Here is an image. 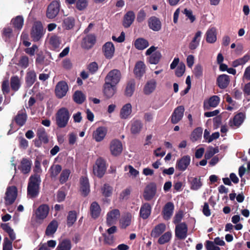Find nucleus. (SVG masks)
Listing matches in <instances>:
<instances>
[{
	"label": "nucleus",
	"mask_w": 250,
	"mask_h": 250,
	"mask_svg": "<svg viewBox=\"0 0 250 250\" xmlns=\"http://www.w3.org/2000/svg\"><path fill=\"white\" fill-rule=\"evenodd\" d=\"M71 114L65 107L59 109L55 114L56 124L59 128L65 127L70 118Z\"/></svg>",
	"instance_id": "obj_1"
},
{
	"label": "nucleus",
	"mask_w": 250,
	"mask_h": 250,
	"mask_svg": "<svg viewBox=\"0 0 250 250\" xmlns=\"http://www.w3.org/2000/svg\"><path fill=\"white\" fill-rule=\"evenodd\" d=\"M41 182L40 175L39 174H34L30 176L27 187V191L28 195L31 197L34 198L38 195Z\"/></svg>",
	"instance_id": "obj_2"
},
{
	"label": "nucleus",
	"mask_w": 250,
	"mask_h": 250,
	"mask_svg": "<svg viewBox=\"0 0 250 250\" xmlns=\"http://www.w3.org/2000/svg\"><path fill=\"white\" fill-rule=\"evenodd\" d=\"M45 33V29L40 21H35L30 31V37L34 42L40 41Z\"/></svg>",
	"instance_id": "obj_3"
},
{
	"label": "nucleus",
	"mask_w": 250,
	"mask_h": 250,
	"mask_svg": "<svg viewBox=\"0 0 250 250\" xmlns=\"http://www.w3.org/2000/svg\"><path fill=\"white\" fill-rule=\"evenodd\" d=\"M10 88L12 90L16 91V76H13L10 79V85L9 84V76L5 77L1 83V90L5 96L8 94L10 91Z\"/></svg>",
	"instance_id": "obj_4"
},
{
	"label": "nucleus",
	"mask_w": 250,
	"mask_h": 250,
	"mask_svg": "<svg viewBox=\"0 0 250 250\" xmlns=\"http://www.w3.org/2000/svg\"><path fill=\"white\" fill-rule=\"evenodd\" d=\"M122 78L120 70L115 69L110 71L105 77V83L116 85L120 81Z\"/></svg>",
	"instance_id": "obj_5"
},
{
	"label": "nucleus",
	"mask_w": 250,
	"mask_h": 250,
	"mask_svg": "<svg viewBox=\"0 0 250 250\" xmlns=\"http://www.w3.org/2000/svg\"><path fill=\"white\" fill-rule=\"evenodd\" d=\"M10 24L1 31V37L6 42H10V39L14 36L13 28H16V18H12Z\"/></svg>",
	"instance_id": "obj_6"
},
{
	"label": "nucleus",
	"mask_w": 250,
	"mask_h": 250,
	"mask_svg": "<svg viewBox=\"0 0 250 250\" xmlns=\"http://www.w3.org/2000/svg\"><path fill=\"white\" fill-rule=\"evenodd\" d=\"M109 150L112 155L114 156L120 155L123 151L122 142L118 139L112 140L109 144Z\"/></svg>",
	"instance_id": "obj_7"
},
{
	"label": "nucleus",
	"mask_w": 250,
	"mask_h": 250,
	"mask_svg": "<svg viewBox=\"0 0 250 250\" xmlns=\"http://www.w3.org/2000/svg\"><path fill=\"white\" fill-rule=\"evenodd\" d=\"M68 90L67 83L63 81L57 83L55 89V93L58 98L61 99L64 97Z\"/></svg>",
	"instance_id": "obj_8"
},
{
	"label": "nucleus",
	"mask_w": 250,
	"mask_h": 250,
	"mask_svg": "<svg viewBox=\"0 0 250 250\" xmlns=\"http://www.w3.org/2000/svg\"><path fill=\"white\" fill-rule=\"evenodd\" d=\"M106 167L104 161L100 158L97 160L95 165L93 166V173L98 177H102L104 174Z\"/></svg>",
	"instance_id": "obj_9"
},
{
	"label": "nucleus",
	"mask_w": 250,
	"mask_h": 250,
	"mask_svg": "<svg viewBox=\"0 0 250 250\" xmlns=\"http://www.w3.org/2000/svg\"><path fill=\"white\" fill-rule=\"evenodd\" d=\"M59 11V3L56 0L53 1L47 7L46 17L49 19H53L57 16Z\"/></svg>",
	"instance_id": "obj_10"
},
{
	"label": "nucleus",
	"mask_w": 250,
	"mask_h": 250,
	"mask_svg": "<svg viewBox=\"0 0 250 250\" xmlns=\"http://www.w3.org/2000/svg\"><path fill=\"white\" fill-rule=\"evenodd\" d=\"M5 204L10 205L16 200V186H13L7 188L4 197Z\"/></svg>",
	"instance_id": "obj_11"
},
{
	"label": "nucleus",
	"mask_w": 250,
	"mask_h": 250,
	"mask_svg": "<svg viewBox=\"0 0 250 250\" xmlns=\"http://www.w3.org/2000/svg\"><path fill=\"white\" fill-rule=\"evenodd\" d=\"M190 157L188 155L182 157L178 160L176 164V168L182 171H185L190 163Z\"/></svg>",
	"instance_id": "obj_12"
},
{
	"label": "nucleus",
	"mask_w": 250,
	"mask_h": 250,
	"mask_svg": "<svg viewBox=\"0 0 250 250\" xmlns=\"http://www.w3.org/2000/svg\"><path fill=\"white\" fill-rule=\"evenodd\" d=\"M49 208L45 204H42L35 211L36 219L38 220H43L48 214Z\"/></svg>",
	"instance_id": "obj_13"
},
{
	"label": "nucleus",
	"mask_w": 250,
	"mask_h": 250,
	"mask_svg": "<svg viewBox=\"0 0 250 250\" xmlns=\"http://www.w3.org/2000/svg\"><path fill=\"white\" fill-rule=\"evenodd\" d=\"M184 107L182 105L176 107L171 116V122L176 124L181 121L184 116Z\"/></svg>",
	"instance_id": "obj_14"
},
{
	"label": "nucleus",
	"mask_w": 250,
	"mask_h": 250,
	"mask_svg": "<svg viewBox=\"0 0 250 250\" xmlns=\"http://www.w3.org/2000/svg\"><path fill=\"white\" fill-rule=\"evenodd\" d=\"M116 91L117 87L115 85L104 83L103 86V93L106 98H111L115 94Z\"/></svg>",
	"instance_id": "obj_15"
},
{
	"label": "nucleus",
	"mask_w": 250,
	"mask_h": 250,
	"mask_svg": "<svg viewBox=\"0 0 250 250\" xmlns=\"http://www.w3.org/2000/svg\"><path fill=\"white\" fill-rule=\"evenodd\" d=\"M120 216V211L117 209H114L109 211L107 214L106 223L110 226L114 224Z\"/></svg>",
	"instance_id": "obj_16"
},
{
	"label": "nucleus",
	"mask_w": 250,
	"mask_h": 250,
	"mask_svg": "<svg viewBox=\"0 0 250 250\" xmlns=\"http://www.w3.org/2000/svg\"><path fill=\"white\" fill-rule=\"evenodd\" d=\"M106 133L107 129L105 127H99L93 131L92 137L96 142H100L104 138Z\"/></svg>",
	"instance_id": "obj_17"
},
{
	"label": "nucleus",
	"mask_w": 250,
	"mask_h": 250,
	"mask_svg": "<svg viewBox=\"0 0 250 250\" xmlns=\"http://www.w3.org/2000/svg\"><path fill=\"white\" fill-rule=\"evenodd\" d=\"M132 111V107L130 103L124 104L120 109V117L121 119H127L130 117Z\"/></svg>",
	"instance_id": "obj_18"
},
{
	"label": "nucleus",
	"mask_w": 250,
	"mask_h": 250,
	"mask_svg": "<svg viewBox=\"0 0 250 250\" xmlns=\"http://www.w3.org/2000/svg\"><path fill=\"white\" fill-rule=\"evenodd\" d=\"M103 51L105 57L107 59H111L114 55L115 47L111 42H107L103 47Z\"/></svg>",
	"instance_id": "obj_19"
},
{
	"label": "nucleus",
	"mask_w": 250,
	"mask_h": 250,
	"mask_svg": "<svg viewBox=\"0 0 250 250\" xmlns=\"http://www.w3.org/2000/svg\"><path fill=\"white\" fill-rule=\"evenodd\" d=\"M187 234V227L184 223H181L176 226L175 228L176 236L180 239H184Z\"/></svg>",
	"instance_id": "obj_20"
},
{
	"label": "nucleus",
	"mask_w": 250,
	"mask_h": 250,
	"mask_svg": "<svg viewBox=\"0 0 250 250\" xmlns=\"http://www.w3.org/2000/svg\"><path fill=\"white\" fill-rule=\"evenodd\" d=\"M156 186L154 184L147 185L144 191V197L147 201L150 200L156 193Z\"/></svg>",
	"instance_id": "obj_21"
},
{
	"label": "nucleus",
	"mask_w": 250,
	"mask_h": 250,
	"mask_svg": "<svg viewBox=\"0 0 250 250\" xmlns=\"http://www.w3.org/2000/svg\"><path fill=\"white\" fill-rule=\"evenodd\" d=\"M143 127L142 122L139 120H134L131 122L130 132L133 135H138Z\"/></svg>",
	"instance_id": "obj_22"
},
{
	"label": "nucleus",
	"mask_w": 250,
	"mask_h": 250,
	"mask_svg": "<svg viewBox=\"0 0 250 250\" xmlns=\"http://www.w3.org/2000/svg\"><path fill=\"white\" fill-rule=\"evenodd\" d=\"M230 82L229 76L226 74L219 75L217 79V84L221 89L226 88Z\"/></svg>",
	"instance_id": "obj_23"
},
{
	"label": "nucleus",
	"mask_w": 250,
	"mask_h": 250,
	"mask_svg": "<svg viewBox=\"0 0 250 250\" xmlns=\"http://www.w3.org/2000/svg\"><path fill=\"white\" fill-rule=\"evenodd\" d=\"M174 205L171 202H168L163 209V217L165 220H169L173 214Z\"/></svg>",
	"instance_id": "obj_24"
},
{
	"label": "nucleus",
	"mask_w": 250,
	"mask_h": 250,
	"mask_svg": "<svg viewBox=\"0 0 250 250\" xmlns=\"http://www.w3.org/2000/svg\"><path fill=\"white\" fill-rule=\"evenodd\" d=\"M157 85L156 81L151 79L147 81L144 87V92L146 95H149L153 93L156 89Z\"/></svg>",
	"instance_id": "obj_25"
},
{
	"label": "nucleus",
	"mask_w": 250,
	"mask_h": 250,
	"mask_svg": "<svg viewBox=\"0 0 250 250\" xmlns=\"http://www.w3.org/2000/svg\"><path fill=\"white\" fill-rule=\"evenodd\" d=\"M135 15L132 11H128L124 16L123 25L125 27H129L134 21Z\"/></svg>",
	"instance_id": "obj_26"
},
{
	"label": "nucleus",
	"mask_w": 250,
	"mask_h": 250,
	"mask_svg": "<svg viewBox=\"0 0 250 250\" xmlns=\"http://www.w3.org/2000/svg\"><path fill=\"white\" fill-rule=\"evenodd\" d=\"M81 191L82 194L85 196L90 191L89 184L88 179L85 177H83L80 179Z\"/></svg>",
	"instance_id": "obj_27"
},
{
	"label": "nucleus",
	"mask_w": 250,
	"mask_h": 250,
	"mask_svg": "<svg viewBox=\"0 0 250 250\" xmlns=\"http://www.w3.org/2000/svg\"><path fill=\"white\" fill-rule=\"evenodd\" d=\"M95 41V37L94 35H87L83 39L82 46L85 49H89L94 45Z\"/></svg>",
	"instance_id": "obj_28"
},
{
	"label": "nucleus",
	"mask_w": 250,
	"mask_h": 250,
	"mask_svg": "<svg viewBox=\"0 0 250 250\" xmlns=\"http://www.w3.org/2000/svg\"><path fill=\"white\" fill-rule=\"evenodd\" d=\"M202 33L200 31H197L192 41L189 44V48L190 50H195L199 45Z\"/></svg>",
	"instance_id": "obj_29"
},
{
	"label": "nucleus",
	"mask_w": 250,
	"mask_h": 250,
	"mask_svg": "<svg viewBox=\"0 0 250 250\" xmlns=\"http://www.w3.org/2000/svg\"><path fill=\"white\" fill-rule=\"evenodd\" d=\"M31 163L27 159H23L19 166V169L24 174L28 173L31 170Z\"/></svg>",
	"instance_id": "obj_30"
},
{
	"label": "nucleus",
	"mask_w": 250,
	"mask_h": 250,
	"mask_svg": "<svg viewBox=\"0 0 250 250\" xmlns=\"http://www.w3.org/2000/svg\"><path fill=\"white\" fill-rule=\"evenodd\" d=\"M148 25L150 29L156 31L160 30L161 27L160 21L155 17H151L149 19Z\"/></svg>",
	"instance_id": "obj_31"
},
{
	"label": "nucleus",
	"mask_w": 250,
	"mask_h": 250,
	"mask_svg": "<svg viewBox=\"0 0 250 250\" xmlns=\"http://www.w3.org/2000/svg\"><path fill=\"white\" fill-rule=\"evenodd\" d=\"M62 171L61 165L58 164L52 165L49 168V171L52 179H56L59 174Z\"/></svg>",
	"instance_id": "obj_32"
},
{
	"label": "nucleus",
	"mask_w": 250,
	"mask_h": 250,
	"mask_svg": "<svg viewBox=\"0 0 250 250\" xmlns=\"http://www.w3.org/2000/svg\"><path fill=\"white\" fill-rule=\"evenodd\" d=\"M206 41L208 42L213 43L217 40L216 31L215 28L212 27L208 30L206 34Z\"/></svg>",
	"instance_id": "obj_33"
},
{
	"label": "nucleus",
	"mask_w": 250,
	"mask_h": 250,
	"mask_svg": "<svg viewBox=\"0 0 250 250\" xmlns=\"http://www.w3.org/2000/svg\"><path fill=\"white\" fill-rule=\"evenodd\" d=\"M134 71V73L137 77H142L146 71L145 64L142 62H138L135 65Z\"/></svg>",
	"instance_id": "obj_34"
},
{
	"label": "nucleus",
	"mask_w": 250,
	"mask_h": 250,
	"mask_svg": "<svg viewBox=\"0 0 250 250\" xmlns=\"http://www.w3.org/2000/svg\"><path fill=\"white\" fill-rule=\"evenodd\" d=\"M27 116L25 109H22L18 112L17 115V124L22 126L25 123Z\"/></svg>",
	"instance_id": "obj_35"
},
{
	"label": "nucleus",
	"mask_w": 250,
	"mask_h": 250,
	"mask_svg": "<svg viewBox=\"0 0 250 250\" xmlns=\"http://www.w3.org/2000/svg\"><path fill=\"white\" fill-rule=\"evenodd\" d=\"M166 226L163 223L160 224L153 229L151 235L152 237L156 238L161 234L166 229Z\"/></svg>",
	"instance_id": "obj_36"
},
{
	"label": "nucleus",
	"mask_w": 250,
	"mask_h": 250,
	"mask_svg": "<svg viewBox=\"0 0 250 250\" xmlns=\"http://www.w3.org/2000/svg\"><path fill=\"white\" fill-rule=\"evenodd\" d=\"M58 227V222L55 220L51 221L47 227L45 234L47 236H51L56 231Z\"/></svg>",
	"instance_id": "obj_37"
},
{
	"label": "nucleus",
	"mask_w": 250,
	"mask_h": 250,
	"mask_svg": "<svg viewBox=\"0 0 250 250\" xmlns=\"http://www.w3.org/2000/svg\"><path fill=\"white\" fill-rule=\"evenodd\" d=\"M151 213V207L148 203L144 204L140 209V215L143 219H146Z\"/></svg>",
	"instance_id": "obj_38"
},
{
	"label": "nucleus",
	"mask_w": 250,
	"mask_h": 250,
	"mask_svg": "<svg viewBox=\"0 0 250 250\" xmlns=\"http://www.w3.org/2000/svg\"><path fill=\"white\" fill-rule=\"evenodd\" d=\"M135 86V82L134 80H130L127 83L125 94L127 97H130L132 96Z\"/></svg>",
	"instance_id": "obj_39"
},
{
	"label": "nucleus",
	"mask_w": 250,
	"mask_h": 250,
	"mask_svg": "<svg viewBox=\"0 0 250 250\" xmlns=\"http://www.w3.org/2000/svg\"><path fill=\"white\" fill-rule=\"evenodd\" d=\"M148 45V41L144 38H138L134 42V46L138 50H144Z\"/></svg>",
	"instance_id": "obj_40"
},
{
	"label": "nucleus",
	"mask_w": 250,
	"mask_h": 250,
	"mask_svg": "<svg viewBox=\"0 0 250 250\" xmlns=\"http://www.w3.org/2000/svg\"><path fill=\"white\" fill-rule=\"evenodd\" d=\"M244 118L245 116L243 113H239L237 114L234 117L233 121L229 122L230 125L239 126L244 121Z\"/></svg>",
	"instance_id": "obj_41"
},
{
	"label": "nucleus",
	"mask_w": 250,
	"mask_h": 250,
	"mask_svg": "<svg viewBox=\"0 0 250 250\" xmlns=\"http://www.w3.org/2000/svg\"><path fill=\"white\" fill-rule=\"evenodd\" d=\"M90 212L93 218H97L100 214L101 208L96 202H93L90 206Z\"/></svg>",
	"instance_id": "obj_42"
},
{
	"label": "nucleus",
	"mask_w": 250,
	"mask_h": 250,
	"mask_svg": "<svg viewBox=\"0 0 250 250\" xmlns=\"http://www.w3.org/2000/svg\"><path fill=\"white\" fill-rule=\"evenodd\" d=\"M36 80V74L34 70H29L26 75V82L28 85H32Z\"/></svg>",
	"instance_id": "obj_43"
},
{
	"label": "nucleus",
	"mask_w": 250,
	"mask_h": 250,
	"mask_svg": "<svg viewBox=\"0 0 250 250\" xmlns=\"http://www.w3.org/2000/svg\"><path fill=\"white\" fill-rule=\"evenodd\" d=\"M71 243L69 240L64 239L60 242L58 246L57 250H70Z\"/></svg>",
	"instance_id": "obj_44"
},
{
	"label": "nucleus",
	"mask_w": 250,
	"mask_h": 250,
	"mask_svg": "<svg viewBox=\"0 0 250 250\" xmlns=\"http://www.w3.org/2000/svg\"><path fill=\"white\" fill-rule=\"evenodd\" d=\"M1 228L4 231L7 232L10 239L12 240H14L15 238V234L14 232V230L11 229V228L9 225V223H2L0 225Z\"/></svg>",
	"instance_id": "obj_45"
},
{
	"label": "nucleus",
	"mask_w": 250,
	"mask_h": 250,
	"mask_svg": "<svg viewBox=\"0 0 250 250\" xmlns=\"http://www.w3.org/2000/svg\"><path fill=\"white\" fill-rule=\"evenodd\" d=\"M203 129L201 127L195 128L191 134L190 139L192 142H195L202 137Z\"/></svg>",
	"instance_id": "obj_46"
},
{
	"label": "nucleus",
	"mask_w": 250,
	"mask_h": 250,
	"mask_svg": "<svg viewBox=\"0 0 250 250\" xmlns=\"http://www.w3.org/2000/svg\"><path fill=\"white\" fill-rule=\"evenodd\" d=\"M37 136L40 141L44 143H47L48 141L47 136L44 129L42 127L39 128L37 130Z\"/></svg>",
	"instance_id": "obj_47"
},
{
	"label": "nucleus",
	"mask_w": 250,
	"mask_h": 250,
	"mask_svg": "<svg viewBox=\"0 0 250 250\" xmlns=\"http://www.w3.org/2000/svg\"><path fill=\"white\" fill-rule=\"evenodd\" d=\"M132 216L129 213H127L121 220L120 223L122 228H125L129 226L131 223Z\"/></svg>",
	"instance_id": "obj_48"
},
{
	"label": "nucleus",
	"mask_w": 250,
	"mask_h": 250,
	"mask_svg": "<svg viewBox=\"0 0 250 250\" xmlns=\"http://www.w3.org/2000/svg\"><path fill=\"white\" fill-rule=\"evenodd\" d=\"M73 99L76 103L81 104L84 101L85 96L81 91H77L74 94Z\"/></svg>",
	"instance_id": "obj_49"
},
{
	"label": "nucleus",
	"mask_w": 250,
	"mask_h": 250,
	"mask_svg": "<svg viewBox=\"0 0 250 250\" xmlns=\"http://www.w3.org/2000/svg\"><path fill=\"white\" fill-rule=\"evenodd\" d=\"M70 172L68 169H64L62 171L59 177V181L61 184H64L68 180Z\"/></svg>",
	"instance_id": "obj_50"
},
{
	"label": "nucleus",
	"mask_w": 250,
	"mask_h": 250,
	"mask_svg": "<svg viewBox=\"0 0 250 250\" xmlns=\"http://www.w3.org/2000/svg\"><path fill=\"white\" fill-rule=\"evenodd\" d=\"M171 232L167 231L162 235L158 239V242L161 245H163L168 242L171 238Z\"/></svg>",
	"instance_id": "obj_51"
},
{
	"label": "nucleus",
	"mask_w": 250,
	"mask_h": 250,
	"mask_svg": "<svg viewBox=\"0 0 250 250\" xmlns=\"http://www.w3.org/2000/svg\"><path fill=\"white\" fill-rule=\"evenodd\" d=\"M75 24V20L73 17H67L65 18L63 22V26L66 29L73 28Z\"/></svg>",
	"instance_id": "obj_52"
},
{
	"label": "nucleus",
	"mask_w": 250,
	"mask_h": 250,
	"mask_svg": "<svg viewBox=\"0 0 250 250\" xmlns=\"http://www.w3.org/2000/svg\"><path fill=\"white\" fill-rule=\"evenodd\" d=\"M49 43L54 49L59 48L61 44L59 37L55 35L51 36L49 39Z\"/></svg>",
	"instance_id": "obj_53"
},
{
	"label": "nucleus",
	"mask_w": 250,
	"mask_h": 250,
	"mask_svg": "<svg viewBox=\"0 0 250 250\" xmlns=\"http://www.w3.org/2000/svg\"><path fill=\"white\" fill-rule=\"evenodd\" d=\"M219 152L218 147H213L212 146L208 147L205 154V158L206 159H209L212 157L215 154Z\"/></svg>",
	"instance_id": "obj_54"
},
{
	"label": "nucleus",
	"mask_w": 250,
	"mask_h": 250,
	"mask_svg": "<svg viewBox=\"0 0 250 250\" xmlns=\"http://www.w3.org/2000/svg\"><path fill=\"white\" fill-rule=\"evenodd\" d=\"M161 53L158 52H155L152 54L149 58V62L151 64H157L161 58Z\"/></svg>",
	"instance_id": "obj_55"
},
{
	"label": "nucleus",
	"mask_w": 250,
	"mask_h": 250,
	"mask_svg": "<svg viewBox=\"0 0 250 250\" xmlns=\"http://www.w3.org/2000/svg\"><path fill=\"white\" fill-rule=\"evenodd\" d=\"M202 186V183L200 179L197 178H194L191 182V189L193 190H197Z\"/></svg>",
	"instance_id": "obj_56"
},
{
	"label": "nucleus",
	"mask_w": 250,
	"mask_h": 250,
	"mask_svg": "<svg viewBox=\"0 0 250 250\" xmlns=\"http://www.w3.org/2000/svg\"><path fill=\"white\" fill-rule=\"evenodd\" d=\"M12 241L9 240L7 237H5L3 243V250H12Z\"/></svg>",
	"instance_id": "obj_57"
},
{
	"label": "nucleus",
	"mask_w": 250,
	"mask_h": 250,
	"mask_svg": "<svg viewBox=\"0 0 250 250\" xmlns=\"http://www.w3.org/2000/svg\"><path fill=\"white\" fill-rule=\"evenodd\" d=\"M76 220V214L74 211H70L67 216V225L72 226Z\"/></svg>",
	"instance_id": "obj_58"
},
{
	"label": "nucleus",
	"mask_w": 250,
	"mask_h": 250,
	"mask_svg": "<svg viewBox=\"0 0 250 250\" xmlns=\"http://www.w3.org/2000/svg\"><path fill=\"white\" fill-rule=\"evenodd\" d=\"M220 101V98L218 96H212L208 101V104L210 106L215 107L217 106Z\"/></svg>",
	"instance_id": "obj_59"
},
{
	"label": "nucleus",
	"mask_w": 250,
	"mask_h": 250,
	"mask_svg": "<svg viewBox=\"0 0 250 250\" xmlns=\"http://www.w3.org/2000/svg\"><path fill=\"white\" fill-rule=\"evenodd\" d=\"M185 65L184 63H180L176 68V75L178 77L182 76L185 72Z\"/></svg>",
	"instance_id": "obj_60"
},
{
	"label": "nucleus",
	"mask_w": 250,
	"mask_h": 250,
	"mask_svg": "<svg viewBox=\"0 0 250 250\" xmlns=\"http://www.w3.org/2000/svg\"><path fill=\"white\" fill-rule=\"evenodd\" d=\"M29 60L27 56H22L19 61V65L22 68H26L28 65Z\"/></svg>",
	"instance_id": "obj_61"
},
{
	"label": "nucleus",
	"mask_w": 250,
	"mask_h": 250,
	"mask_svg": "<svg viewBox=\"0 0 250 250\" xmlns=\"http://www.w3.org/2000/svg\"><path fill=\"white\" fill-rule=\"evenodd\" d=\"M130 192L131 191L129 188H127L125 189L121 192L120 195V199L122 200H126L128 198Z\"/></svg>",
	"instance_id": "obj_62"
},
{
	"label": "nucleus",
	"mask_w": 250,
	"mask_h": 250,
	"mask_svg": "<svg viewBox=\"0 0 250 250\" xmlns=\"http://www.w3.org/2000/svg\"><path fill=\"white\" fill-rule=\"evenodd\" d=\"M206 248L208 250H220V248L216 246L213 242L207 241L206 242Z\"/></svg>",
	"instance_id": "obj_63"
},
{
	"label": "nucleus",
	"mask_w": 250,
	"mask_h": 250,
	"mask_svg": "<svg viewBox=\"0 0 250 250\" xmlns=\"http://www.w3.org/2000/svg\"><path fill=\"white\" fill-rule=\"evenodd\" d=\"M125 170H128L130 176H132L133 178H135L139 174V171L134 168L133 167L131 166H129L127 167H125Z\"/></svg>",
	"instance_id": "obj_64"
}]
</instances>
